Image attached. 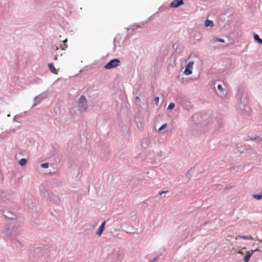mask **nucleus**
<instances>
[{
  "label": "nucleus",
  "mask_w": 262,
  "mask_h": 262,
  "mask_svg": "<svg viewBox=\"0 0 262 262\" xmlns=\"http://www.w3.org/2000/svg\"><path fill=\"white\" fill-rule=\"evenodd\" d=\"M254 39L257 41L259 43H262V39L260 38L257 34H255L254 36Z\"/></svg>",
  "instance_id": "f8f14e48"
},
{
  "label": "nucleus",
  "mask_w": 262,
  "mask_h": 262,
  "mask_svg": "<svg viewBox=\"0 0 262 262\" xmlns=\"http://www.w3.org/2000/svg\"><path fill=\"white\" fill-rule=\"evenodd\" d=\"M41 167L44 168H47L49 167V163H45L41 164Z\"/></svg>",
  "instance_id": "f3484780"
},
{
  "label": "nucleus",
  "mask_w": 262,
  "mask_h": 262,
  "mask_svg": "<svg viewBox=\"0 0 262 262\" xmlns=\"http://www.w3.org/2000/svg\"><path fill=\"white\" fill-rule=\"evenodd\" d=\"M238 238L244 239H252L251 236H238Z\"/></svg>",
  "instance_id": "ddd939ff"
},
{
  "label": "nucleus",
  "mask_w": 262,
  "mask_h": 262,
  "mask_svg": "<svg viewBox=\"0 0 262 262\" xmlns=\"http://www.w3.org/2000/svg\"><path fill=\"white\" fill-rule=\"evenodd\" d=\"M165 191H161V192H159V194L160 195H162V194H163V193H165Z\"/></svg>",
  "instance_id": "412c9836"
},
{
  "label": "nucleus",
  "mask_w": 262,
  "mask_h": 262,
  "mask_svg": "<svg viewBox=\"0 0 262 262\" xmlns=\"http://www.w3.org/2000/svg\"><path fill=\"white\" fill-rule=\"evenodd\" d=\"M254 253V251H249L247 252L246 255L244 257V262H248L251 256Z\"/></svg>",
  "instance_id": "423d86ee"
},
{
  "label": "nucleus",
  "mask_w": 262,
  "mask_h": 262,
  "mask_svg": "<svg viewBox=\"0 0 262 262\" xmlns=\"http://www.w3.org/2000/svg\"><path fill=\"white\" fill-rule=\"evenodd\" d=\"M193 64L194 62L193 61H190L187 63L184 72L186 75H189L192 73L191 70L192 69Z\"/></svg>",
  "instance_id": "7ed1b4c3"
},
{
  "label": "nucleus",
  "mask_w": 262,
  "mask_h": 262,
  "mask_svg": "<svg viewBox=\"0 0 262 262\" xmlns=\"http://www.w3.org/2000/svg\"><path fill=\"white\" fill-rule=\"evenodd\" d=\"M58 49H59L58 47H56L55 50H58Z\"/></svg>",
  "instance_id": "5701e85b"
},
{
  "label": "nucleus",
  "mask_w": 262,
  "mask_h": 262,
  "mask_svg": "<svg viewBox=\"0 0 262 262\" xmlns=\"http://www.w3.org/2000/svg\"><path fill=\"white\" fill-rule=\"evenodd\" d=\"M88 108L87 100L84 96H81L79 98L78 108L81 111H85Z\"/></svg>",
  "instance_id": "f257e3e1"
},
{
  "label": "nucleus",
  "mask_w": 262,
  "mask_h": 262,
  "mask_svg": "<svg viewBox=\"0 0 262 262\" xmlns=\"http://www.w3.org/2000/svg\"><path fill=\"white\" fill-rule=\"evenodd\" d=\"M48 67L51 73L55 75L58 74V70L55 68L53 63H49Z\"/></svg>",
  "instance_id": "39448f33"
},
{
  "label": "nucleus",
  "mask_w": 262,
  "mask_h": 262,
  "mask_svg": "<svg viewBox=\"0 0 262 262\" xmlns=\"http://www.w3.org/2000/svg\"><path fill=\"white\" fill-rule=\"evenodd\" d=\"M253 197L256 200H260L262 199V192L260 194H254L253 195Z\"/></svg>",
  "instance_id": "4468645a"
},
{
  "label": "nucleus",
  "mask_w": 262,
  "mask_h": 262,
  "mask_svg": "<svg viewBox=\"0 0 262 262\" xmlns=\"http://www.w3.org/2000/svg\"><path fill=\"white\" fill-rule=\"evenodd\" d=\"M140 98L138 97H136V98H135L136 102L138 103V102H140Z\"/></svg>",
  "instance_id": "aec40b11"
},
{
  "label": "nucleus",
  "mask_w": 262,
  "mask_h": 262,
  "mask_svg": "<svg viewBox=\"0 0 262 262\" xmlns=\"http://www.w3.org/2000/svg\"><path fill=\"white\" fill-rule=\"evenodd\" d=\"M253 251H254V252H256V251H260L259 249H256L254 250Z\"/></svg>",
  "instance_id": "4be33fe9"
},
{
  "label": "nucleus",
  "mask_w": 262,
  "mask_h": 262,
  "mask_svg": "<svg viewBox=\"0 0 262 262\" xmlns=\"http://www.w3.org/2000/svg\"><path fill=\"white\" fill-rule=\"evenodd\" d=\"M217 89L220 91V93H222L223 92V91L222 86V85L221 84H218Z\"/></svg>",
  "instance_id": "a211bd4d"
},
{
  "label": "nucleus",
  "mask_w": 262,
  "mask_h": 262,
  "mask_svg": "<svg viewBox=\"0 0 262 262\" xmlns=\"http://www.w3.org/2000/svg\"><path fill=\"white\" fill-rule=\"evenodd\" d=\"M212 41H213V42L219 41V42H224L225 40L224 39H222V38H217V37H214L212 39Z\"/></svg>",
  "instance_id": "9b49d317"
},
{
  "label": "nucleus",
  "mask_w": 262,
  "mask_h": 262,
  "mask_svg": "<svg viewBox=\"0 0 262 262\" xmlns=\"http://www.w3.org/2000/svg\"><path fill=\"white\" fill-rule=\"evenodd\" d=\"M167 126V124L165 123V124H163L159 128V131H161L164 129H165L166 128V127Z\"/></svg>",
  "instance_id": "dca6fc26"
},
{
  "label": "nucleus",
  "mask_w": 262,
  "mask_h": 262,
  "mask_svg": "<svg viewBox=\"0 0 262 262\" xmlns=\"http://www.w3.org/2000/svg\"><path fill=\"white\" fill-rule=\"evenodd\" d=\"M57 57L56 56V57H55V60H57Z\"/></svg>",
  "instance_id": "b1692460"
},
{
  "label": "nucleus",
  "mask_w": 262,
  "mask_h": 262,
  "mask_svg": "<svg viewBox=\"0 0 262 262\" xmlns=\"http://www.w3.org/2000/svg\"><path fill=\"white\" fill-rule=\"evenodd\" d=\"M67 41V39H65L63 41V45H61L60 46V48L61 49V50H64L68 48V46L66 44Z\"/></svg>",
  "instance_id": "1a4fd4ad"
},
{
  "label": "nucleus",
  "mask_w": 262,
  "mask_h": 262,
  "mask_svg": "<svg viewBox=\"0 0 262 262\" xmlns=\"http://www.w3.org/2000/svg\"><path fill=\"white\" fill-rule=\"evenodd\" d=\"M120 61L118 59H114L108 62L105 66V69H112L120 65Z\"/></svg>",
  "instance_id": "f03ea898"
},
{
  "label": "nucleus",
  "mask_w": 262,
  "mask_h": 262,
  "mask_svg": "<svg viewBox=\"0 0 262 262\" xmlns=\"http://www.w3.org/2000/svg\"><path fill=\"white\" fill-rule=\"evenodd\" d=\"M159 98L158 97H157L155 98L154 100L156 103L158 104L159 102Z\"/></svg>",
  "instance_id": "6ab92c4d"
},
{
  "label": "nucleus",
  "mask_w": 262,
  "mask_h": 262,
  "mask_svg": "<svg viewBox=\"0 0 262 262\" xmlns=\"http://www.w3.org/2000/svg\"><path fill=\"white\" fill-rule=\"evenodd\" d=\"M105 221H104L102 224L101 225V226H100V227L99 228V229L97 231L96 234L98 235V236H100L104 229V227H105Z\"/></svg>",
  "instance_id": "0eeeda50"
},
{
  "label": "nucleus",
  "mask_w": 262,
  "mask_h": 262,
  "mask_svg": "<svg viewBox=\"0 0 262 262\" xmlns=\"http://www.w3.org/2000/svg\"><path fill=\"white\" fill-rule=\"evenodd\" d=\"M205 25L206 27H213V23L212 20H206L205 22Z\"/></svg>",
  "instance_id": "6e6552de"
},
{
  "label": "nucleus",
  "mask_w": 262,
  "mask_h": 262,
  "mask_svg": "<svg viewBox=\"0 0 262 262\" xmlns=\"http://www.w3.org/2000/svg\"><path fill=\"white\" fill-rule=\"evenodd\" d=\"M183 4V0H174L171 3L170 6L171 7L177 8Z\"/></svg>",
  "instance_id": "20e7f679"
},
{
  "label": "nucleus",
  "mask_w": 262,
  "mask_h": 262,
  "mask_svg": "<svg viewBox=\"0 0 262 262\" xmlns=\"http://www.w3.org/2000/svg\"><path fill=\"white\" fill-rule=\"evenodd\" d=\"M175 106V104L173 103H170L168 106V110H172L173 109Z\"/></svg>",
  "instance_id": "2eb2a0df"
},
{
  "label": "nucleus",
  "mask_w": 262,
  "mask_h": 262,
  "mask_svg": "<svg viewBox=\"0 0 262 262\" xmlns=\"http://www.w3.org/2000/svg\"><path fill=\"white\" fill-rule=\"evenodd\" d=\"M27 163V160L25 158H23L20 159V160L19 162V165L23 166H25L26 164Z\"/></svg>",
  "instance_id": "9d476101"
}]
</instances>
